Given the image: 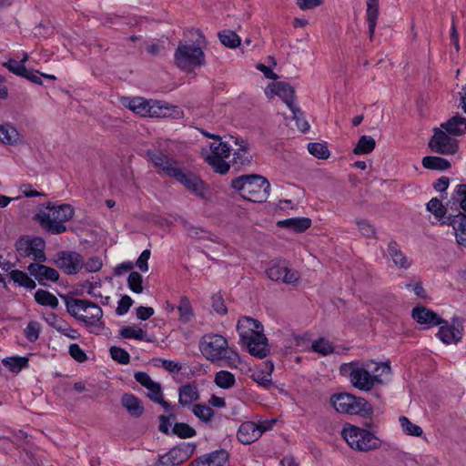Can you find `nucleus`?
<instances>
[{
  "instance_id": "56",
  "label": "nucleus",
  "mask_w": 466,
  "mask_h": 466,
  "mask_svg": "<svg viewBox=\"0 0 466 466\" xmlns=\"http://www.w3.org/2000/svg\"><path fill=\"white\" fill-rule=\"evenodd\" d=\"M221 360H225L226 364L231 368H236L240 362L238 354L234 350L228 348V345H226V350L221 354Z\"/></svg>"
},
{
  "instance_id": "3",
  "label": "nucleus",
  "mask_w": 466,
  "mask_h": 466,
  "mask_svg": "<svg viewBox=\"0 0 466 466\" xmlns=\"http://www.w3.org/2000/svg\"><path fill=\"white\" fill-rule=\"evenodd\" d=\"M231 187L244 198L255 203L265 202L270 191V184L261 175H242L231 180Z\"/></svg>"
},
{
  "instance_id": "63",
  "label": "nucleus",
  "mask_w": 466,
  "mask_h": 466,
  "mask_svg": "<svg viewBox=\"0 0 466 466\" xmlns=\"http://www.w3.org/2000/svg\"><path fill=\"white\" fill-rule=\"evenodd\" d=\"M70 356L78 362H84L87 360L85 351L79 347L78 344H71L68 350Z\"/></svg>"
},
{
  "instance_id": "7",
  "label": "nucleus",
  "mask_w": 466,
  "mask_h": 466,
  "mask_svg": "<svg viewBox=\"0 0 466 466\" xmlns=\"http://www.w3.org/2000/svg\"><path fill=\"white\" fill-rule=\"evenodd\" d=\"M342 436L350 448L360 451H369L380 448V440L370 431L349 425L342 431Z\"/></svg>"
},
{
  "instance_id": "49",
  "label": "nucleus",
  "mask_w": 466,
  "mask_h": 466,
  "mask_svg": "<svg viewBox=\"0 0 466 466\" xmlns=\"http://www.w3.org/2000/svg\"><path fill=\"white\" fill-rule=\"evenodd\" d=\"M399 420L403 431L406 434L415 437H420L422 435V429L419 425L412 423L407 417L400 416Z\"/></svg>"
},
{
  "instance_id": "32",
  "label": "nucleus",
  "mask_w": 466,
  "mask_h": 466,
  "mask_svg": "<svg viewBox=\"0 0 466 466\" xmlns=\"http://www.w3.org/2000/svg\"><path fill=\"white\" fill-rule=\"evenodd\" d=\"M366 16L369 25L370 37L372 38L379 16V0H367Z\"/></svg>"
},
{
  "instance_id": "29",
  "label": "nucleus",
  "mask_w": 466,
  "mask_h": 466,
  "mask_svg": "<svg viewBox=\"0 0 466 466\" xmlns=\"http://www.w3.org/2000/svg\"><path fill=\"white\" fill-rule=\"evenodd\" d=\"M274 87L273 92L283 100L289 109H293V106H296L294 103L296 96L293 86L286 82H277Z\"/></svg>"
},
{
  "instance_id": "5",
  "label": "nucleus",
  "mask_w": 466,
  "mask_h": 466,
  "mask_svg": "<svg viewBox=\"0 0 466 466\" xmlns=\"http://www.w3.org/2000/svg\"><path fill=\"white\" fill-rule=\"evenodd\" d=\"M199 39L196 40V44H183L180 42L176 49L174 58L175 64L183 70H190L205 64V55L200 46V39L204 41V36L199 31H197Z\"/></svg>"
},
{
  "instance_id": "62",
  "label": "nucleus",
  "mask_w": 466,
  "mask_h": 466,
  "mask_svg": "<svg viewBox=\"0 0 466 466\" xmlns=\"http://www.w3.org/2000/svg\"><path fill=\"white\" fill-rule=\"evenodd\" d=\"M132 304L133 299L129 296L124 295L118 301L117 308L116 309V314L118 316L125 315L126 313H127Z\"/></svg>"
},
{
  "instance_id": "31",
  "label": "nucleus",
  "mask_w": 466,
  "mask_h": 466,
  "mask_svg": "<svg viewBox=\"0 0 466 466\" xmlns=\"http://www.w3.org/2000/svg\"><path fill=\"white\" fill-rule=\"evenodd\" d=\"M278 226L289 228L297 233H301L310 228L311 219L309 218H291L279 221Z\"/></svg>"
},
{
  "instance_id": "61",
  "label": "nucleus",
  "mask_w": 466,
  "mask_h": 466,
  "mask_svg": "<svg viewBox=\"0 0 466 466\" xmlns=\"http://www.w3.org/2000/svg\"><path fill=\"white\" fill-rule=\"evenodd\" d=\"M213 309L220 315H225L228 309L225 305L223 298L219 294H214L211 298Z\"/></svg>"
},
{
  "instance_id": "14",
  "label": "nucleus",
  "mask_w": 466,
  "mask_h": 466,
  "mask_svg": "<svg viewBox=\"0 0 466 466\" xmlns=\"http://www.w3.org/2000/svg\"><path fill=\"white\" fill-rule=\"evenodd\" d=\"M56 266L65 273H78L84 267L83 257L75 251H61L56 254Z\"/></svg>"
},
{
  "instance_id": "44",
  "label": "nucleus",
  "mask_w": 466,
  "mask_h": 466,
  "mask_svg": "<svg viewBox=\"0 0 466 466\" xmlns=\"http://www.w3.org/2000/svg\"><path fill=\"white\" fill-rule=\"evenodd\" d=\"M204 457L210 463V466H224L228 459V453L226 450L220 449L205 454Z\"/></svg>"
},
{
  "instance_id": "43",
  "label": "nucleus",
  "mask_w": 466,
  "mask_h": 466,
  "mask_svg": "<svg viewBox=\"0 0 466 466\" xmlns=\"http://www.w3.org/2000/svg\"><path fill=\"white\" fill-rule=\"evenodd\" d=\"M193 414L203 422H210L214 417V410L209 406L200 403L192 408Z\"/></svg>"
},
{
  "instance_id": "45",
  "label": "nucleus",
  "mask_w": 466,
  "mask_h": 466,
  "mask_svg": "<svg viewBox=\"0 0 466 466\" xmlns=\"http://www.w3.org/2000/svg\"><path fill=\"white\" fill-rule=\"evenodd\" d=\"M221 44L229 48H235L240 45L239 36L231 30H224L218 34Z\"/></svg>"
},
{
  "instance_id": "33",
  "label": "nucleus",
  "mask_w": 466,
  "mask_h": 466,
  "mask_svg": "<svg viewBox=\"0 0 466 466\" xmlns=\"http://www.w3.org/2000/svg\"><path fill=\"white\" fill-rule=\"evenodd\" d=\"M19 138L20 134L15 127L9 124L0 125V142L5 145H15Z\"/></svg>"
},
{
  "instance_id": "58",
  "label": "nucleus",
  "mask_w": 466,
  "mask_h": 466,
  "mask_svg": "<svg viewBox=\"0 0 466 466\" xmlns=\"http://www.w3.org/2000/svg\"><path fill=\"white\" fill-rule=\"evenodd\" d=\"M251 157L249 156L247 147L240 145L238 150L234 153L233 163L244 166L250 162Z\"/></svg>"
},
{
  "instance_id": "18",
  "label": "nucleus",
  "mask_w": 466,
  "mask_h": 466,
  "mask_svg": "<svg viewBox=\"0 0 466 466\" xmlns=\"http://www.w3.org/2000/svg\"><path fill=\"white\" fill-rule=\"evenodd\" d=\"M442 224L451 226L456 240L460 245L466 246V214L458 210L457 214H449Z\"/></svg>"
},
{
  "instance_id": "36",
  "label": "nucleus",
  "mask_w": 466,
  "mask_h": 466,
  "mask_svg": "<svg viewBox=\"0 0 466 466\" xmlns=\"http://www.w3.org/2000/svg\"><path fill=\"white\" fill-rule=\"evenodd\" d=\"M35 299L39 305L49 306L52 309H56L59 304L57 298L45 289H37L35 293Z\"/></svg>"
},
{
  "instance_id": "64",
  "label": "nucleus",
  "mask_w": 466,
  "mask_h": 466,
  "mask_svg": "<svg viewBox=\"0 0 466 466\" xmlns=\"http://www.w3.org/2000/svg\"><path fill=\"white\" fill-rule=\"evenodd\" d=\"M357 225H358L360 232L363 236L368 237V238L375 236L376 231H375L374 226L371 225L368 220H365V219L358 220Z\"/></svg>"
},
{
  "instance_id": "40",
  "label": "nucleus",
  "mask_w": 466,
  "mask_h": 466,
  "mask_svg": "<svg viewBox=\"0 0 466 466\" xmlns=\"http://www.w3.org/2000/svg\"><path fill=\"white\" fill-rule=\"evenodd\" d=\"M10 279L15 283L28 289H34L36 287L35 280H33L26 273L18 269L12 270L10 272Z\"/></svg>"
},
{
  "instance_id": "28",
  "label": "nucleus",
  "mask_w": 466,
  "mask_h": 466,
  "mask_svg": "<svg viewBox=\"0 0 466 466\" xmlns=\"http://www.w3.org/2000/svg\"><path fill=\"white\" fill-rule=\"evenodd\" d=\"M441 127L452 136H461L466 132V118L459 114L442 123Z\"/></svg>"
},
{
  "instance_id": "52",
  "label": "nucleus",
  "mask_w": 466,
  "mask_h": 466,
  "mask_svg": "<svg viewBox=\"0 0 466 466\" xmlns=\"http://www.w3.org/2000/svg\"><path fill=\"white\" fill-rule=\"evenodd\" d=\"M172 432L173 434L183 439L191 438L197 434L195 429H193L191 426L184 422L175 423L172 429Z\"/></svg>"
},
{
  "instance_id": "30",
  "label": "nucleus",
  "mask_w": 466,
  "mask_h": 466,
  "mask_svg": "<svg viewBox=\"0 0 466 466\" xmlns=\"http://www.w3.org/2000/svg\"><path fill=\"white\" fill-rule=\"evenodd\" d=\"M195 450V443L182 442L170 450V456L175 462L180 464L188 460L193 455Z\"/></svg>"
},
{
  "instance_id": "25",
  "label": "nucleus",
  "mask_w": 466,
  "mask_h": 466,
  "mask_svg": "<svg viewBox=\"0 0 466 466\" xmlns=\"http://www.w3.org/2000/svg\"><path fill=\"white\" fill-rule=\"evenodd\" d=\"M134 377L138 383L148 390L147 396L152 401L155 398L161 395L162 390L160 384L152 380L147 373L137 371L135 373Z\"/></svg>"
},
{
  "instance_id": "48",
  "label": "nucleus",
  "mask_w": 466,
  "mask_h": 466,
  "mask_svg": "<svg viewBox=\"0 0 466 466\" xmlns=\"http://www.w3.org/2000/svg\"><path fill=\"white\" fill-rule=\"evenodd\" d=\"M273 369H274V366L272 363H270L268 372L257 371L252 374L251 378L259 386H262L266 389H269L270 386H272V384H273L272 380H271V372H272Z\"/></svg>"
},
{
  "instance_id": "57",
  "label": "nucleus",
  "mask_w": 466,
  "mask_h": 466,
  "mask_svg": "<svg viewBox=\"0 0 466 466\" xmlns=\"http://www.w3.org/2000/svg\"><path fill=\"white\" fill-rule=\"evenodd\" d=\"M290 111L293 114V118L296 120V125L298 128L303 133L308 131L309 128V125L308 121L304 118L301 109L296 105L293 106V109H290Z\"/></svg>"
},
{
  "instance_id": "41",
  "label": "nucleus",
  "mask_w": 466,
  "mask_h": 466,
  "mask_svg": "<svg viewBox=\"0 0 466 466\" xmlns=\"http://www.w3.org/2000/svg\"><path fill=\"white\" fill-rule=\"evenodd\" d=\"M119 335L123 339H134L137 340H143V341H151L150 339L147 338L146 332L142 329H136L135 327L131 326H125L119 330Z\"/></svg>"
},
{
  "instance_id": "39",
  "label": "nucleus",
  "mask_w": 466,
  "mask_h": 466,
  "mask_svg": "<svg viewBox=\"0 0 466 466\" xmlns=\"http://www.w3.org/2000/svg\"><path fill=\"white\" fill-rule=\"evenodd\" d=\"M214 382L221 389H230L236 383V379L233 373L228 370H219L215 374Z\"/></svg>"
},
{
  "instance_id": "21",
  "label": "nucleus",
  "mask_w": 466,
  "mask_h": 466,
  "mask_svg": "<svg viewBox=\"0 0 466 466\" xmlns=\"http://www.w3.org/2000/svg\"><path fill=\"white\" fill-rule=\"evenodd\" d=\"M45 319L50 327L54 328L66 337L71 339H77L80 338V333L76 329H73L66 320L60 319L56 314L49 313Z\"/></svg>"
},
{
  "instance_id": "51",
  "label": "nucleus",
  "mask_w": 466,
  "mask_h": 466,
  "mask_svg": "<svg viewBox=\"0 0 466 466\" xmlns=\"http://www.w3.org/2000/svg\"><path fill=\"white\" fill-rule=\"evenodd\" d=\"M427 209L428 211H430L431 213H432L435 218H444L445 219V215L447 213V208H445L441 201L440 199H438L437 198H431L428 203H427Z\"/></svg>"
},
{
  "instance_id": "4",
  "label": "nucleus",
  "mask_w": 466,
  "mask_h": 466,
  "mask_svg": "<svg viewBox=\"0 0 466 466\" xmlns=\"http://www.w3.org/2000/svg\"><path fill=\"white\" fill-rule=\"evenodd\" d=\"M47 210H41L35 218L49 233L61 234L66 230L65 222L70 220L75 213L70 204H47Z\"/></svg>"
},
{
  "instance_id": "55",
  "label": "nucleus",
  "mask_w": 466,
  "mask_h": 466,
  "mask_svg": "<svg viewBox=\"0 0 466 466\" xmlns=\"http://www.w3.org/2000/svg\"><path fill=\"white\" fill-rule=\"evenodd\" d=\"M143 277L137 271H132L127 278L128 288L135 293L143 291Z\"/></svg>"
},
{
  "instance_id": "60",
  "label": "nucleus",
  "mask_w": 466,
  "mask_h": 466,
  "mask_svg": "<svg viewBox=\"0 0 466 466\" xmlns=\"http://www.w3.org/2000/svg\"><path fill=\"white\" fill-rule=\"evenodd\" d=\"M4 66L18 76H25L26 72L25 65L15 59H9L7 62L4 63Z\"/></svg>"
},
{
  "instance_id": "37",
  "label": "nucleus",
  "mask_w": 466,
  "mask_h": 466,
  "mask_svg": "<svg viewBox=\"0 0 466 466\" xmlns=\"http://www.w3.org/2000/svg\"><path fill=\"white\" fill-rule=\"evenodd\" d=\"M375 139L370 136L363 135L360 137L357 145L353 149L355 155L369 154L375 148Z\"/></svg>"
},
{
  "instance_id": "35",
  "label": "nucleus",
  "mask_w": 466,
  "mask_h": 466,
  "mask_svg": "<svg viewBox=\"0 0 466 466\" xmlns=\"http://www.w3.org/2000/svg\"><path fill=\"white\" fill-rule=\"evenodd\" d=\"M177 309L179 313V321L181 323L187 324L191 321L194 317V310L187 297L183 296L180 298L179 304Z\"/></svg>"
},
{
  "instance_id": "6",
  "label": "nucleus",
  "mask_w": 466,
  "mask_h": 466,
  "mask_svg": "<svg viewBox=\"0 0 466 466\" xmlns=\"http://www.w3.org/2000/svg\"><path fill=\"white\" fill-rule=\"evenodd\" d=\"M330 400L335 410L340 413L357 414L369 418L373 412L371 405L365 399L350 393L335 394Z\"/></svg>"
},
{
  "instance_id": "59",
  "label": "nucleus",
  "mask_w": 466,
  "mask_h": 466,
  "mask_svg": "<svg viewBox=\"0 0 466 466\" xmlns=\"http://www.w3.org/2000/svg\"><path fill=\"white\" fill-rule=\"evenodd\" d=\"M39 332L40 324L37 321H30L25 329V335L31 342H34L38 339Z\"/></svg>"
},
{
  "instance_id": "54",
  "label": "nucleus",
  "mask_w": 466,
  "mask_h": 466,
  "mask_svg": "<svg viewBox=\"0 0 466 466\" xmlns=\"http://www.w3.org/2000/svg\"><path fill=\"white\" fill-rule=\"evenodd\" d=\"M109 352H110L111 358L115 361H117L120 364L126 365V364H128L130 361L129 353L126 350H124L120 347L112 346L109 349Z\"/></svg>"
},
{
  "instance_id": "9",
  "label": "nucleus",
  "mask_w": 466,
  "mask_h": 466,
  "mask_svg": "<svg viewBox=\"0 0 466 466\" xmlns=\"http://www.w3.org/2000/svg\"><path fill=\"white\" fill-rule=\"evenodd\" d=\"M228 340L219 334L204 335L199 341V350L203 356L212 361L221 360V354L226 350Z\"/></svg>"
},
{
  "instance_id": "24",
  "label": "nucleus",
  "mask_w": 466,
  "mask_h": 466,
  "mask_svg": "<svg viewBox=\"0 0 466 466\" xmlns=\"http://www.w3.org/2000/svg\"><path fill=\"white\" fill-rule=\"evenodd\" d=\"M200 398L198 387L195 383H187L178 389V403L183 406H188Z\"/></svg>"
},
{
  "instance_id": "8",
  "label": "nucleus",
  "mask_w": 466,
  "mask_h": 466,
  "mask_svg": "<svg viewBox=\"0 0 466 466\" xmlns=\"http://www.w3.org/2000/svg\"><path fill=\"white\" fill-rule=\"evenodd\" d=\"M170 177L183 185L184 187L193 195L200 198L201 199L208 198V185L195 173L185 168H181L178 166L176 171L171 174Z\"/></svg>"
},
{
  "instance_id": "42",
  "label": "nucleus",
  "mask_w": 466,
  "mask_h": 466,
  "mask_svg": "<svg viewBox=\"0 0 466 466\" xmlns=\"http://www.w3.org/2000/svg\"><path fill=\"white\" fill-rule=\"evenodd\" d=\"M4 366L9 369L10 371L18 373L22 369L27 367L28 359L26 357H10L2 360Z\"/></svg>"
},
{
  "instance_id": "17",
  "label": "nucleus",
  "mask_w": 466,
  "mask_h": 466,
  "mask_svg": "<svg viewBox=\"0 0 466 466\" xmlns=\"http://www.w3.org/2000/svg\"><path fill=\"white\" fill-rule=\"evenodd\" d=\"M437 337L444 343H457L462 338V325L458 319H453L451 325L447 320L441 324Z\"/></svg>"
},
{
  "instance_id": "26",
  "label": "nucleus",
  "mask_w": 466,
  "mask_h": 466,
  "mask_svg": "<svg viewBox=\"0 0 466 466\" xmlns=\"http://www.w3.org/2000/svg\"><path fill=\"white\" fill-rule=\"evenodd\" d=\"M121 404L132 417L139 418L144 412V406L141 400L134 394H123L121 397Z\"/></svg>"
},
{
  "instance_id": "27",
  "label": "nucleus",
  "mask_w": 466,
  "mask_h": 466,
  "mask_svg": "<svg viewBox=\"0 0 466 466\" xmlns=\"http://www.w3.org/2000/svg\"><path fill=\"white\" fill-rule=\"evenodd\" d=\"M66 301L67 312L78 320V318L84 317L80 312H87L90 300L76 298L63 297Z\"/></svg>"
},
{
  "instance_id": "53",
  "label": "nucleus",
  "mask_w": 466,
  "mask_h": 466,
  "mask_svg": "<svg viewBox=\"0 0 466 466\" xmlns=\"http://www.w3.org/2000/svg\"><path fill=\"white\" fill-rule=\"evenodd\" d=\"M451 199L458 203L460 208L466 214V184H460L455 187Z\"/></svg>"
},
{
  "instance_id": "19",
  "label": "nucleus",
  "mask_w": 466,
  "mask_h": 466,
  "mask_svg": "<svg viewBox=\"0 0 466 466\" xmlns=\"http://www.w3.org/2000/svg\"><path fill=\"white\" fill-rule=\"evenodd\" d=\"M27 270L42 286L46 285V281L55 282L59 279V273L56 269L41 263H31L27 267Z\"/></svg>"
},
{
  "instance_id": "38",
  "label": "nucleus",
  "mask_w": 466,
  "mask_h": 466,
  "mask_svg": "<svg viewBox=\"0 0 466 466\" xmlns=\"http://www.w3.org/2000/svg\"><path fill=\"white\" fill-rule=\"evenodd\" d=\"M226 157H219L218 156L206 155L204 157L205 162L208 163L216 173L225 175L230 168V166L224 159Z\"/></svg>"
},
{
  "instance_id": "11",
  "label": "nucleus",
  "mask_w": 466,
  "mask_h": 466,
  "mask_svg": "<svg viewBox=\"0 0 466 466\" xmlns=\"http://www.w3.org/2000/svg\"><path fill=\"white\" fill-rule=\"evenodd\" d=\"M123 105L141 116L160 117L163 106L159 101L147 100L143 97H125Z\"/></svg>"
},
{
  "instance_id": "15",
  "label": "nucleus",
  "mask_w": 466,
  "mask_h": 466,
  "mask_svg": "<svg viewBox=\"0 0 466 466\" xmlns=\"http://www.w3.org/2000/svg\"><path fill=\"white\" fill-rule=\"evenodd\" d=\"M269 426H266L265 422L258 425L253 421H245L238 428V440L243 444H250L256 441L264 431L269 430Z\"/></svg>"
},
{
  "instance_id": "2",
  "label": "nucleus",
  "mask_w": 466,
  "mask_h": 466,
  "mask_svg": "<svg viewBox=\"0 0 466 466\" xmlns=\"http://www.w3.org/2000/svg\"><path fill=\"white\" fill-rule=\"evenodd\" d=\"M237 330L240 342L250 355L263 359L269 353L268 339L264 334L263 325L258 320L242 317L238 321Z\"/></svg>"
},
{
  "instance_id": "47",
  "label": "nucleus",
  "mask_w": 466,
  "mask_h": 466,
  "mask_svg": "<svg viewBox=\"0 0 466 466\" xmlns=\"http://www.w3.org/2000/svg\"><path fill=\"white\" fill-rule=\"evenodd\" d=\"M311 349L322 356H327L334 351V347L330 341L324 338H319L312 342Z\"/></svg>"
},
{
  "instance_id": "16",
  "label": "nucleus",
  "mask_w": 466,
  "mask_h": 466,
  "mask_svg": "<svg viewBox=\"0 0 466 466\" xmlns=\"http://www.w3.org/2000/svg\"><path fill=\"white\" fill-rule=\"evenodd\" d=\"M147 156L152 161L154 166L159 168L167 177H171V174H173L179 166L177 159L170 157L157 149H148L147 151Z\"/></svg>"
},
{
  "instance_id": "50",
  "label": "nucleus",
  "mask_w": 466,
  "mask_h": 466,
  "mask_svg": "<svg viewBox=\"0 0 466 466\" xmlns=\"http://www.w3.org/2000/svg\"><path fill=\"white\" fill-rule=\"evenodd\" d=\"M308 150L309 154H311L315 157H318L319 159H327L330 155L328 147L322 143H309Z\"/></svg>"
},
{
  "instance_id": "1",
  "label": "nucleus",
  "mask_w": 466,
  "mask_h": 466,
  "mask_svg": "<svg viewBox=\"0 0 466 466\" xmlns=\"http://www.w3.org/2000/svg\"><path fill=\"white\" fill-rule=\"evenodd\" d=\"M390 373V366L388 363L373 361L364 362L362 365L355 361L343 363L339 367V373L347 377L352 386L360 390L370 391L376 384H382L381 373L377 374L380 369Z\"/></svg>"
},
{
  "instance_id": "12",
  "label": "nucleus",
  "mask_w": 466,
  "mask_h": 466,
  "mask_svg": "<svg viewBox=\"0 0 466 466\" xmlns=\"http://www.w3.org/2000/svg\"><path fill=\"white\" fill-rule=\"evenodd\" d=\"M429 147L441 155H453L459 149L458 140L451 137L446 131L434 128V135L429 141Z\"/></svg>"
},
{
  "instance_id": "34",
  "label": "nucleus",
  "mask_w": 466,
  "mask_h": 466,
  "mask_svg": "<svg viewBox=\"0 0 466 466\" xmlns=\"http://www.w3.org/2000/svg\"><path fill=\"white\" fill-rule=\"evenodd\" d=\"M422 166L431 170H446L451 167V163L441 157L427 156L422 158Z\"/></svg>"
},
{
  "instance_id": "10",
  "label": "nucleus",
  "mask_w": 466,
  "mask_h": 466,
  "mask_svg": "<svg viewBox=\"0 0 466 466\" xmlns=\"http://www.w3.org/2000/svg\"><path fill=\"white\" fill-rule=\"evenodd\" d=\"M46 243L43 238L21 237L15 243V248L21 257L32 258L35 261L45 262L46 256L44 252Z\"/></svg>"
},
{
  "instance_id": "13",
  "label": "nucleus",
  "mask_w": 466,
  "mask_h": 466,
  "mask_svg": "<svg viewBox=\"0 0 466 466\" xmlns=\"http://www.w3.org/2000/svg\"><path fill=\"white\" fill-rule=\"evenodd\" d=\"M268 278L273 281H282L285 284L296 285L300 274L298 270L289 268L288 262L285 260L272 264L267 270Z\"/></svg>"
},
{
  "instance_id": "46",
  "label": "nucleus",
  "mask_w": 466,
  "mask_h": 466,
  "mask_svg": "<svg viewBox=\"0 0 466 466\" xmlns=\"http://www.w3.org/2000/svg\"><path fill=\"white\" fill-rule=\"evenodd\" d=\"M209 148L211 153L209 156H218L219 157H228L230 154V147L227 142H223L221 137L219 140L210 143Z\"/></svg>"
},
{
  "instance_id": "22",
  "label": "nucleus",
  "mask_w": 466,
  "mask_h": 466,
  "mask_svg": "<svg viewBox=\"0 0 466 466\" xmlns=\"http://www.w3.org/2000/svg\"><path fill=\"white\" fill-rule=\"evenodd\" d=\"M387 251L397 268L407 269L410 267L411 260L402 252L400 245L395 240L389 242Z\"/></svg>"
},
{
  "instance_id": "20",
  "label": "nucleus",
  "mask_w": 466,
  "mask_h": 466,
  "mask_svg": "<svg viewBox=\"0 0 466 466\" xmlns=\"http://www.w3.org/2000/svg\"><path fill=\"white\" fill-rule=\"evenodd\" d=\"M411 316L417 323L427 325L428 328L444 323V319L436 312L422 306L413 308Z\"/></svg>"
},
{
  "instance_id": "23",
  "label": "nucleus",
  "mask_w": 466,
  "mask_h": 466,
  "mask_svg": "<svg viewBox=\"0 0 466 466\" xmlns=\"http://www.w3.org/2000/svg\"><path fill=\"white\" fill-rule=\"evenodd\" d=\"M86 313V315H84V317L78 318L79 321L84 322L86 327H103L104 323L101 321L103 310L97 304L90 301L88 310Z\"/></svg>"
}]
</instances>
